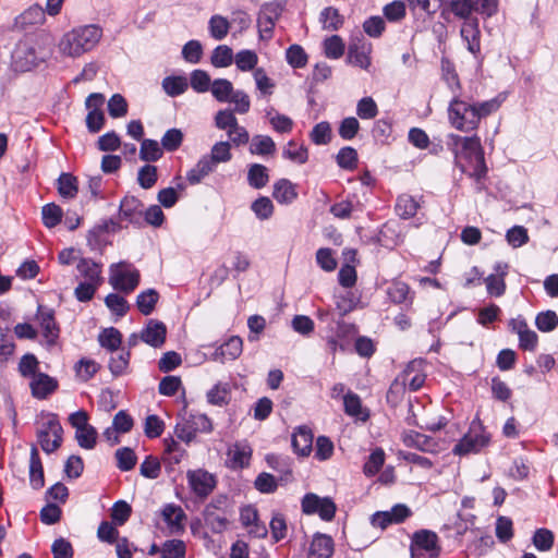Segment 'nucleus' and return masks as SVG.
Wrapping results in <instances>:
<instances>
[{
  "mask_svg": "<svg viewBox=\"0 0 558 558\" xmlns=\"http://www.w3.org/2000/svg\"><path fill=\"white\" fill-rule=\"evenodd\" d=\"M378 113L376 102L372 97L362 98L356 106V114L363 120L374 119Z\"/></svg>",
  "mask_w": 558,
  "mask_h": 558,
  "instance_id": "59",
  "label": "nucleus"
},
{
  "mask_svg": "<svg viewBox=\"0 0 558 558\" xmlns=\"http://www.w3.org/2000/svg\"><path fill=\"white\" fill-rule=\"evenodd\" d=\"M344 43L338 35H332L325 39L324 50L327 58L339 59L344 53Z\"/></svg>",
  "mask_w": 558,
  "mask_h": 558,
  "instance_id": "50",
  "label": "nucleus"
},
{
  "mask_svg": "<svg viewBox=\"0 0 558 558\" xmlns=\"http://www.w3.org/2000/svg\"><path fill=\"white\" fill-rule=\"evenodd\" d=\"M183 141V133L179 129L168 130L161 138L162 148L168 151L177 150Z\"/></svg>",
  "mask_w": 558,
  "mask_h": 558,
  "instance_id": "64",
  "label": "nucleus"
},
{
  "mask_svg": "<svg viewBox=\"0 0 558 558\" xmlns=\"http://www.w3.org/2000/svg\"><path fill=\"white\" fill-rule=\"evenodd\" d=\"M191 489L199 497H207L216 486V480L209 472L198 469L186 474Z\"/></svg>",
  "mask_w": 558,
  "mask_h": 558,
  "instance_id": "13",
  "label": "nucleus"
},
{
  "mask_svg": "<svg viewBox=\"0 0 558 558\" xmlns=\"http://www.w3.org/2000/svg\"><path fill=\"white\" fill-rule=\"evenodd\" d=\"M20 19L23 25L41 24L45 21V11L40 5L34 4L24 11Z\"/></svg>",
  "mask_w": 558,
  "mask_h": 558,
  "instance_id": "62",
  "label": "nucleus"
},
{
  "mask_svg": "<svg viewBox=\"0 0 558 558\" xmlns=\"http://www.w3.org/2000/svg\"><path fill=\"white\" fill-rule=\"evenodd\" d=\"M161 517L171 533H178L184 527L185 513L180 506L168 504L161 510Z\"/></svg>",
  "mask_w": 558,
  "mask_h": 558,
  "instance_id": "20",
  "label": "nucleus"
},
{
  "mask_svg": "<svg viewBox=\"0 0 558 558\" xmlns=\"http://www.w3.org/2000/svg\"><path fill=\"white\" fill-rule=\"evenodd\" d=\"M167 336V327L162 322L149 319L140 332V339L154 348H160Z\"/></svg>",
  "mask_w": 558,
  "mask_h": 558,
  "instance_id": "14",
  "label": "nucleus"
},
{
  "mask_svg": "<svg viewBox=\"0 0 558 558\" xmlns=\"http://www.w3.org/2000/svg\"><path fill=\"white\" fill-rule=\"evenodd\" d=\"M320 22L324 29L337 31L342 26L343 17L337 9L330 7L324 9L320 13Z\"/></svg>",
  "mask_w": 558,
  "mask_h": 558,
  "instance_id": "43",
  "label": "nucleus"
},
{
  "mask_svg": "<svg viewBox=\"0 0 558 558\" xmlns=\"http://www.w3.org/2000/svg\"><path fill=\"white\" fill-rule=\"evenodd\" d=\"M272 197L279 204H291L298 198L296 185L288 179H280L274 184Z\"/></svg>",
  "mask_w": 558,
  "mask_h": 558,
  "instance_id": "22",
  "label": "nucleus"
},
{
  "mask_svg": "<svg viewBox=\"0 0 558 558\" xmlns=\"http://www.w3.org/2000/svg\"><path fill=\"white\" fill-rule=\"evenodd\" d=\"M311 141L316 145H326L331 141V126L329 122L317 123L310 133Z\"/></svg>",
  "mask_w": 558,
  "mask_h": 558,
  "instance_id": "47",
  "label": "nucleus"
},
{
  "mask_svg": "<svg viewBox=\"0 0 558 558\" xmlns=\"http://www.w3.org/2000/svg\"><path fill=\"white\" fill-rule=\"evenodd\" d=\"M251 208L256 217L262 220L270 218L274 213L272 202L266 196L258 197L254 201Z\"/></svg>",
  "mask_w": 558,
  "mask_h": 558,
  "instance_id": "60",
  "label": "nucleus"
},
{
  "mask_svg": "<svg viewBox=\"0 0 558 558\" xmlns=\"http://www.w3.org/2000/svg\"><path fill=\"white\" fill-rule=\"evenodd\" d=\"M501 102L502 99L500 97L482 102H469L459 96H454L448 107L449 122L458 131H475L481 120L496 112L500 108Z\"/></svg>",
  "mask_w": 558,
  "mask_h": 558,
  "instance_id": "2",
  "label": "nucleus"
},
{
  "mask_svg": "<svg viewBox=\"0 0 558 558\" xmlns=\"http://www.w3.org/2000/svg\"><path fill=\"white\" fill-rule=\"evenodd\" d=\"M420 206V202L413 196L402 194L397 199L396 211L402 219H409L415 216Z\"/></svg>",
  "mask_w": 558,
  "mask_h": 558,
  "instance_id": "32",
  "label": "nucleus"
},
{
  "mask_svg": "<svg viewBox=\"0 0 558 558\" xmlns=\"http://www.w3.org/2000/svg\"><path fill=\"white\" fill-rule=\"evenodd\" d=\"M102 31L97 25L78 26L65 33L59 44L60 54L69 58H78L93 50L99 43Z\"/></svg>",
  "mask_w": 558,
  "mask_h": 558,
  "instance_id": "3",
  "label": "nucleus"
},
{
  "mask_svg": "<svg viewBox=\"0 0 558 558\" xmlns=\"http://www.w3.org/2000/svg\"><path fill=\"white\" fill-rule=\"evenodd\" d=\"M385 462V452L381 448H376L373 450V452L369 454L367 461L365 462L363 466L364 474L366 476H373L383 466Z\"/></svg>",
  "mask_w": 558,
  "mask_h": 558,
  "instance_id": "49",
  "label": "nucleus"
},
{
  "mask_svg": "<svg viewBox=\"0 0 558 558\" xmlns=\"http://www.w3.org/2000/svg\"><path fill=\"white\" fill-rule=\"evenodd\" d=\"M461 36L468 44V49L472 53H477L481 49L480 36L481 32L478 28L477 21H466L461 27Z\"/></svg>",
  "mask_w": 558,
  "mask_h": 558,
  "instance_id": "28",
  "label": "nucleus"
},
{
  "mask_svg": "<svg viewBox=\"0 0 558 558\" xmlns=\"http://www.w3.org/2000/svg\"><path fill=\"white\" fill-rule=\"evenodd\" d=\"M63 428L56 414H46L37 428V440L46 453L56 451L62 444Z\"/></svg>",
  "mask_w": 558,
  "mask_h": 558,
  "instance_id": "5",
  "label": "nucleus"
},
{
  "mask_svg": "<svg viewBox=\"0 0 558 558\" xmlns=\"http://www.w3.org/2000/svg\"><path fill=\"white\" fill-rule=\"evenodd\" d=\"M58 380L45 373H38L29 381L32 396L38 400L47 399L58 389Z\"/></svg>",
  "mask_w": 558,
  "mask_h": 558,
  "instance_id": "15",
  "label": "nucleus"
},
{
  "mask_svg": "<svg viewBox=\"0 0 558 558\" xmlns=\"http://www.w3.org/2000/svg\"><path fill=\"white\" fill-rule=\"evenodd\" d=\"M128 102L120 94H114L108 101V112L111 118H122L128 113Z\"/></svg>",
  "mask_w": 558,
  "mask_h": 558,
  "instance_id": "56",
  "label": "nucleus"
},
{
  "mask_svg": "<svg viewBox=\"0 0 558 558\" xmlns=\"http://www.w3.org/2000/svg\"><path fill=\"white\" fill-rule=\"evenodd\" d=\"M233 61V51L229 46L221 45L214 49L211 54V64L215 68H227Z\"/></svg>",
  "mask_w": 558,
  "mask_h": 558,
  "instance_id": "46",
  "label": "nucleus"
},
{
  "mask_svg": "<svg viewBox=\"0 0 558 558\" xmlns=\"http://www.w3.org/2000/svg\"><path fill=\"white\" fill-rule=\"evenodd\" d=\"M143 215V205L134 196H125L120 204L119 217L129 223H138Z\"/></svg>",
  "mask_w": 558,
  "mask_h": 558,
  "instance_id": "18",
  "label": "nucleus"
},
{
  "mask_svg": "<svg viewBox=\"0 0 558 558\" xmlns=\"http://www.w3.org/2000/svg\"><path fill=\"white\" fill-rule=\"evenodd\" d=\"M371 52L372 45L366 43L363 38H359L349 47V62L366 70L371 65Z\"/></svg>",
  "mask_w": 558,
  "mask_h": 558,
  "instance_id": "16",
  "label": "nucleus"
},
{
  "mask_svg": "<svg viewBox=\"0 0 558 558\" xmlns=\"http://www.w3.org/2000/svg\"><path fill=\"white\" fill-rule=\"evenodd\" d=\"M29 482L33 488L39 489L45 485L44 470L38 449L33 446L29 459Z\"/></svg>",
  "mask_w": 558,
  "mask_h": 558,
  "instance_id": "24",
  "label": "nucleus"
},
{
  "mask_svg": "<svg viewBox=\"0 0 558 558\" xmlns=\"http://www.w3.org/2000/svg\"><path fill=\"white\" fill-rule=\"evenodd\" d=\"M75 439L80 447L90 450L96 446L97 430L94 426L88 425L75 432Z\"/></svg>",
  "mask_w": 558,
  "mask_h": 558,
  "instance_id": "51",
  "label": "nucleus"
},
{
  "mask_svg": "<svg viewBox=\"0 0 558 558\" xmlns=\"http://www.w3.org/2000/svg\"><path fill=\"white\" fill-rule=\"evenodd\" d=\"M243 350V342L240 337L233 336L229 338L221 347L220 354L226 360H235L239 357Z\"/></svg>",
  "mask_w": 558,
  "mask_h": 558,
  "instance_id": "45",
  "label": "nucleus"
},
{
  "mask_svg": "<svg viewBox=\"0 0 558 558\" xmlns=\"http://www.w3.org/2000/svg\"><path fill=\"white\" fill-rule=\"evenodd\" d=\"M240 521L251 534H254L257 537H264L267 534L265 525L260 524L258 521L257 509L253 506H245L241 508Z\"/></svg>",
  "mask_w": 558,
  "mask_h": 558,
  "instance_id": "19",
  "label": "nucleus"
},
{
  "mask_svg": "<svg viewBox=\"0 0 558 558\" xmlns=\"http://www.w3.org/2000/svg\"><path fill=\"white\" fill-rule=\"evenodd\" d=\"M230 396L229 384H217L207 392V400L215 405H223L228 403Z\"/></svg>",
  "mask_w": 558,
  "mask_h": 558,
  "instance_id": "48",
  "label": "nucleus"
},
{
  "mask_svg": "<svg viewBox=\"0 0 558 558\" xmlns=\"http://www.w3.org/2000/svg\"><path fill=\"white\" fill-rule=\"evenodd\" d=\"M38 365L39 362L34 354H25L19 363V372L23 377H31L32 379L39 373Z\"/></svg>",
  "mask_w": 558,
  "mask_h": 558,
  "instance_id": "57",
  "label": "nucleus"
},
{
  "mask_svg": "<svg viewBox=\"0 0 558 558\" xmlns=\"http://www.w3.org/2000/svg\"><path fill=\"white\" fill-rule=\"evenodd\" d=\"M162 156V147L155 140H144L141 144L140 158L144 161H157Z\"/></svg>",
  "mask_w": 558,
  "mask_h": 558,
  "instance_id": "42",
  "label": "nucleus"
},
{
  "mask_svg": "<svg viewBox=\"0 0 558 558\" xmlns=\"http://www.w3.org/2000/svg\"><path fill=\"white\" fill-rule=\"evenodd\" d=\"M189 87L187 80L183 76H167L162 81V88L170 97L183 94Z\"/></svg>",
  "mask_w": 558,
  "mask_h": 558,
  "instance_id": "40",
  "label": "nucleus"
},
{
  "mask_svg": "<svg viewBox=\"0 0 558 558\" xmlns=\"http://www.w3.org/2000/svg\"><path fill=\"white\" fill-rule=\"evenodd\" d=\"M76 269L85 281L101 284V265L95 263L93 259L80 258Z\"/></svg>",
  "mask_w": 558,
  "mask_h": 558,
  "instance_id": "23",
  "label": "nucleus"
},
{
  "mask_svg": "<svg viewBox=\"0 0 558 558\" xmlns=\"http://www.w3.org/2000/svg\"><path fill=\"white\" fill-rule=\"evenodd\" d=\"M43 222L47 228H53L60 223L63 211L60 206L51 203L47 204L41 209Z\"/></svg>",
  "mask_w": 558,
  "mask_h": 558,
  "instance_id": "52",
  "label": "nucleus"
},
{
  "mask_svg": "<svg viewBox=\"0 0 558 558\" xmlns=\"http://www.w3.org/2000/svg\"><path fill=\"white\" fill-rule=\"evenodd\" d=\"M332 554V538L326 534H316L311 543L308 558H330Z\"/></svg>",
  "mask_w": 558,
  "mask_h": 558,
  "instance_id": "21",
  "label": "nucleus"
},
{
  "mask_svg": "<svg viewBox=\"0 0 558 558\" xmlns=\"http://www.w3.org/2000/svg\"><path fill=\"white\" fill-rule=\"evenodd\" d=\"M57 189L61 197L74 198L78 192L76 177L68 172L61 173L57 181Z\"/></svg>",
  "mask_w": 558,
  "mask_h": 558,
  "instance_id": "30",
  "label": "nucleus"
},
{
  "mask_svg": "<svg viewBox=\"0 0 558 558\" xmlns=\"http://www.w3.org/2000/svg\"><path fill=\"white\" fill-rule=\"evenodd\" d=\"M234 62L242 72L255 71L257 69L258 56L253 50L244 49L235 53Z\"/></svg>",
  "mask_w": 558,
  "mask_h": 558,
  "instance_id": "39",
  "label": "nucleus"
},
{
  "mask_svg": "<svg viewBox=\"0 0 558 558\" xmlns=\"http://www.w3.org/2000/svg\"><path fill=\"white\" fill-rule=\"evenodd\" d=\"M35 320L41 330L44 343L51 349L58 343L60 327L54 318V311L44 305H38Z\"/></svg>",
  "mask_w": 558,
  "mask_h": 558,
  "instance_id": "8",
  "label": "nucleus"
},
{
  "mask_svg": "<svg viewBox=\"0 0 558 558\" xmlns=\"http://www.w3.org/2000/svg\"><path fill=\"white\" fill-rule=\"evenodd\" d=\"M438 536L429 530H420L413 534L411 544L412 558H421L422 551L426 553L429 558H436L440 553Z\"/></svg>",
  "mask_w": 558,
  "mask_h": 558,
  "instance_id": "10",
  "label": "nucleus"
},
{
  "mask_svg": "<svg viewBox=\"0 0 558 558\" xmlns=\"http://www.w3.org/2000/svg\"><path fill=\"white\" fill-rule=\"evenodd\" d=\"M282 156L295 163L303 165L308 160V150L306 146L290 141L283 147Z\"/></svg>",
  "mask_w": 558,
  "mask_h": 558,
  "instance_id": "33",
  "label": "nucleus"
},
{
  "mask_svg": "<svg viewBox=\"0 0 558 558\" xmlns=\"http://www.w3.org/2000/svg\"><path fill=\"white\" fill-rule=\"evenodd\" d=\"M489 442V435L481 423L473 422L469 432L453 447L452 452L458 456L477 453Z\"/></svg>",
  "mask_w": 558,
  "mask_h": 558,
  "instance_id": "7",
  "label": "nucleus"
},
{
  "mask_svg": "<svg viewBox=\"0 0 558 558\" xmlns=\"http://www.w3.org/2000/svg\"><path fill=\"white\" fill-rule=\"evenodd\" d=\"M210 36L216 40H222L229 33L230 23L227 17L216 14L208 22Z\"/></svg>",
  "mask_w": 558,
  "mask_h": 558,
  "instance_id": "38",
  "label": "nucleus"
},
{
  "mask_svg": "<svg viewBox=\"0 0 558 558\" xmlns=\"http://www.w3.org/2000/svg\"><path fill=\"white\" fill-rule=\"evenodd\" d=\"M250 151L258 156L272 155L276 151V144L268 135H255L252 138Z\"/></svg>",
  "mask_w": 558,
  "mask_h": 558,
  "instance_id": "34",
  "label": "nucleus"
},
{
  "mask_svg": "<svg viewBox=\"0 0 558 558\" xmlns=\"http://www.w3.org/2000/svg\"><path fill=\"white\" fill-rule=\"evenodd\" d=\"M214 161L208 156H203L198 162L186 173V179L191 184L199 183L206 175L214 170Z\"/></svg>",
  "mask_w": 558,
  "mask_h": 558,
  "instance_id": "29",
  "label": "nucleus"
},
{
  "mask_svg": "<svg viewBox=\"0 0 558 558\" xmlns=\"http://www.w3.org/2000/svg\"><path fill=\"white\" fill-rule=\"evenodd\" d=\"M231 144L229 142H217L213 147L210 151L209 159L214 161V165L219 162H228L232 158L231 154Z\"/></svg>",
  "mask_w": 558,
  "mask_h": 558,
  "instance_id": "54",
  "label": "nucleus"
},
{
  "mask_svg": "<svg viewBox=\"0 0 558 558\" xmlns=\"http://www.w3.org/2000/svg\"><path fill=\"white\" fill-rule=\"evenodd\" d=\"M159 300V294L155 289H148L137 295L136 305L143 315H149L154 312Z\"/></svg>",
  "mask_w": 558,
  "mask_h": 558,
  "instance_id": "37",
  "label": "nucleus"
},
{
  "mask_svg": "<svg viewBox=\"0 0 558 558\" xmlns=\"http://www.w3.org/2000/svg\"><path fill=\"white\" fill-rule=\"evenodd\" d=\"M182 56L185 61L196 64L201 61L203 56V47L198 40L187 41L182 49Z\"/></svg>",
  "mask_w": 558,
  "mask_h": 558,
  "instance_id": "61",
  "label": "nucleus"
},
{
  "mask_svg": "<svg viewBox=\"0 0 558 558\" xmlns=\"http://www.w3.org/2000/svg\"><path fill=\"white\" fill-rule=\"evenodd\" d=\"M452 153L458 159H465L472 168L471 175L481 179L486 173L484 153L478 136L449 135V143Z\"/></svg>",
  "mask_w": 558,
  "mask_h": 558,
  "instance_id": "4",
  "label": "nucleus"
},
{
  "mask_svg": "<svg viewBox=\"0 0 558 558\" xmlns=\"http://www.w3.org/2000/svg\"><path fill=\"white\" fill-rule=\"evenodd\" d=\"M302 511L305 514H318L324 521H331L336 514V504L330 497H319L308 493L302 498Z\"/></svg>",
  "mask_w": 558,
  "mask_h": 558,
  "instance_id": "9",
  "label": "nucleus"
},
{
  "mask_svg": "<svg viewBox=\"0 0 558 558\" xmlns=\"http://www.w3.org/2000/svg\"><path fill=\"white\" fill-rule=\"evenodd\" d=\"M292 446L295 452L301 456H307L313 446V434L305 426L299 427L292 435Z\"/></svg>",
  "mask_w": 558,
  "mask_h": 558,
  "instance_id": "27",
  "label": "nucleus"
},
{
  "mask_svg": "<svg viewBox=\"0 0 558 558\" xmlns=\"http://www.w3.org/2000/svg\"><path fill=\"white\" fill-rule=\"evenodd\" d=\"M269 123L271 128L278 133H290L293 129V121L288 116L274 112V110L267 111Z\"/></svg>",
  "mask_w": 558,
  "mask_h": 558,
  "instance_id": "44",
  "label": "nucleus"
},
{
  "mask_svg": "<svg viewBox=\"0 0 558 558\" xmlns=\"http://www.w3.org/2000/svg\"><path fill=\"white\" fill-rule=\"evenodd\" d=\"M254 486L262 494H272L278 488V482L272 474L263 472L255 478Z\"/></svg>",
  "mask_w": 558,
  "mask_h": 558,
  "instance_id": "55",
  "label": "nucleus"
},
{
  "mask_svg": "<svg viewBox=\"0 0 558 558\" xmlns=\"http://www.w3.org/2000/svg\"><path fill=\"white\" fill-rule=\"evenodd\" d=\"M248 184L254 189L264 187L269 181L268 170L260 163H253L247 172Z\"/></svg>",
  "mask_w": 558,
  "mask_h": 558,
  "instance_id": "36",
  "label": "nucleus"
},
{
  "mask_svg": "<svg viewBox=\"0 0 558 558\" xmlns=\"http://www.w3.org/2000/svg\"><path fill=\"white\" fill-rule=\"evenodd\" d=\"M535 324L538 330L548 332L557 327L558 316L554 311H546L536 316Z\"/></svg>",
  "mask_w": 558,
  "mask_h": 558,
  "instance_id": "63",
  "label": "nucleus"
},
{
  "mask_svg": "<svg viewBox=\"0 0 558 558\" xmlns=\"http://www.w3.org/2000/svg\"><path fill=\"white\" fill-rule=\"evenodd\" d=\"M343 407L345 414L363 422L369 416L368 411L363 408L361 398L356 393H345L343 396Z\"/></svg>",
  "mask_w": 558,
  "mask_h": 558,
  "instance_id": "25",
  "label": "nucleus"
},
{
  "mask_svg": "<svg viewBox=\"0 0 558 558\" xmlns=\"http://www.w3.org/2000/svg\"><path fill=\"white\" fill-rule=\"evenodd\" d=\"M233 85L226 78H217L210 85V92L215 99L219 102H227L231 94H233Z\"/></svg>",
  "mask_w": 558,
  "mask_h": 558,
  "instance_id": "41",
  "label": "nucleus"
},
{
  "mask_svg": "<svg viewBox=\"0 0 558 558\" xmlns=\"http://www.w3.org/2000/svg\"><path fill=\"white\" fill-rule=\"evenodd\" d=\"M282 8L279 3H267L263 5L257 19V26L259 37L262 39H269L272 36L276 21L280 16Z\"/></svg>",
  "mask_w": 558,
  "mask_h": 558,
  "instance_id": "12",
  "label": "nucleus"
},
{
  "mask_svg": "<svg viewBox=\"0 0 558 558\" xmlns=\"http://www.w3.org/2000/svg\"><path fill=\"white\" fill-rule=\"evenodd\" d=\"M161 558H185V544L180 539H170L161 547Z\"/></svg>",
  "mask_w": 558,
  "mask_h": 558,
  "instance_id": "53",
  "label": "nucleus"
},
{
  "mask_svg": "<svg viewBox=\"0 0 558 558\" xmlns=\"http://www.w3.org/2000/svg\"><path fill=\"white\" fill-rule=\"evenodd\" d=\"M253 77L256 83L257 89L263 95H271L274 93L275 83L271 78L268 77L265 70L263 68H257L253 72Z\"/></svg>",
  "mask_w": 558,
  "mask_h": 558,
  "instance_id": "58",
  "label": "nucleus"
},
{
  "mask_svg": "<svg viewBox=\"0 0 558 558\" xmlns=\"http://www.w3.org/2000/svg\"><path fill=\"white\" fill-rule=\"evenodd\" d=\"M402 440L407 447H414L422 451H432L435 447L430 438L414 430L403 433Z\"/></svg>",
  "mask_w": 558,
  "mask_h": 558,
  "instance_id": "31",
  "label": "nucleus"
},
{
  "mask_svg": "<svg viewBox=\"0 0 558 558\" xmlns=\"http://www.w3.org/2000/svg\"><path fill=\"white\" fill-rule=\"evenodd\" d=\"M98 341L102 348L117 351L122 343V333L114 327L105 328L99 333Z\"/></svg>",
  "mask_w": 558,
  "mask_h": 558,
  "instance_id": "35",
  "label": "nucleus"
},
{
  "mask_svg": "<svg viewBox=\"0 0 558 558\" xmlns=\"http://www.w3.org/2000/svg\"><path fill=\"white\" fill-rule=\"evenodd\" d=\"M109 283L116 290L131 293L140 283V272L131 264L121 262L110 267Z\"/></svg>",
  "mask_w": 558,
  "mask_h": 558,
  "instance_id": "6",
  "label": "nucleus"
},
{
  "mask_svg": "<svg viewBox=\"0 0 558 558\" xmlns=\"http://www.w3.org/2000/svg\"><path fill=\"white\" fill-rule=\"evenodd\" d=\"M52 49L53 38L48 33L25 36L17 41L11 53V66L19 73L32 71L50 58Z\"/></svg>",
  "mask_w": 558,
  "mask_h": 558,
  "instance_id": "1",
  "label": "nucleus"
},
{
  "mask_svg": "<svg viewBox=\"0 0 558 558\" xmlns=\"http://www.w3.org/2000/svg\"><path fill=\"white\" fill-rule=\"evenodd\" d=\"M424 361L423 360H413L411 361L404 371L397 377L396 381L392 384L390 390L398 387L399 381L402 386H409V388L413 391L418 390L423 387L425 383V373L423 369Z\"/></svg>",
  "mask_w": 558,
  "mask_h": 558,
  "instance_id": "11",
  "label": "nucleus"
},
{
  "mask_svg": "<svg viewBox=\"0 0 558 558\" xmlns=\"http://www.w3.org/2000/svg\"><path fill=\"white\" fill-rule=\"evenodd\" d=\"M227 456L232 469H243L250 465L252 448L246 442H236L228 449Z\"/></svg>",
  "mask_w": 558,
  "mask_h": 558,
  "instance_id": "17",
  "label": "nucleus"
},
{
  "mask_svg": "<svg viewBox=\"0 0 558 558\" xmlns=\"http://www.w3.org/2000/svg\"><path fill=\"white\" fill-rule=\"evenodd\" d=\"M387 295L395 304L413 303L414 293L409 284L402 281H393L387 289Z\"/></svg>",
  "mask_w": 558,
  "mask_h": 558,
  "instance_id": "26",
  "label": "nucleus"
}]
</instances>
